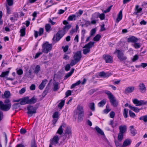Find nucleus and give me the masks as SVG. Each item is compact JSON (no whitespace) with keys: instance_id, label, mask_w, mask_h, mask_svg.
I'll list each match as a JSON object with an SVG mask.
<instances>
[{"instance_id":"nucleus-35","label":"nucleus","mask_w":147,"mask_h":147,"mask_svg":"<svg viewBox=\"0 0 147 147\" xmlns=\"http://www.w3.org/2000/svg\"><path fill=\"white\" fill-rule=\"evenodd\" d=\"M71 25H65L62 30L65 32H65L68 31V30L71 27Z\"/></svg>"},{"instance_id":"nucleus-19","label":"nucleus","mask_w":147,"mask_h":147,"mask_svg":"<svg viewBox=\"0 0 147 147\" xmlns=\"http://www.w3.org/2000/svg\"><path fill=\"white\" fill-rule=\"evenodd\" d=\"M119 133L124 134L127 131V127L125 125H120L119 127Z\"/></svg>"},{"instance_id":"nucleus-53","label":"nucleus","mask_w":147,"mask_h":147,"mask_svg":"<svg viewBox=\"0 0 147 147\" xmlns=\"http://www.w3.org/2000/svg\"><path fill=\"white\" fill-rule=\"evenodd\" d=\"M95 105L94 102L90 104V108L92 111L95 110Z\"/></svg>"},{"instance_id":"nucleus-22","label":"nucleus","mask_w":147,"mask_h":147,"mask_svg":"<svg viewBox=\"0 0 147 147\" xmlns=\"http://www.w3.org/2000/svg\"><path fill=\"white\" fill-rule=\"evenodd\" d=\"M94 42H90L88 43L85 45L83 47V48H87L88 49H89L90 50V48H91L92 47H94Z\"/></svg>"},{"instance_id":"nucleus-9","label":"nucleus","mask_w":147,"mask_h":147,"mask_svg":"<svg viewBox=\"0 0 147 147\" xmlns=\"http://www.w3.org/2000/svg\"><path fill=\"white\" fill-rule=\"evenodd\" d=\"M103 57L107 63H111L113 62V58L111 56L108 55H103Z\"/></svg>"},{"instance_id":"nucleus-13","label":"nucleus","mask_w":147,"mask_h":147,"mask_svg":"<svg viewBox=\"0 0 147 147\" xmlns=\"http://www.w3.org/2000/svg\"><path fill=\"white\" fill-rule=\"evenodd\" d=\"M135 89L134 86H129L125 89L124 93L126 94H128L129 93H132Z\"/></svg>"},{"instance_id":"nucleus-16","label":"nucleus","mask_w":147,"mask_h":147,"mask_svg":"<svg viewBox=\"0 0 147 147\" xmlns=\"http://www.w3.org/2000/svg\"><path fill=\"white\" fill-rule=\"evenodd\" d=\"M66 126V124L65 123H62L61 125L60 126L57 130V134H59L60 135H61L63 132V129L62 128L63 127H65Z\"/></svg>"},{"instance_id":"nucleus-34","label":"nucleus","mask_w":147,"mask_h":147,"mask_svg":"<svg viewBox=\"0 0 147 147\" xmlns=\"http://www.w3.org/2000/svg\"><path fill=\"white\" fill-rule=\"evenodd\" d=\"M40 70V65H37L34 69V72L35 74H37Z\"/></svg>"},{"instance_id":"nucleus-46","label":"nucleus","mask_w":147,"mask_h":147,"mask_svg":"<svg viewBox=\"0 0 147 147\" xmlns=\"http://www.w3.org/2000/svg\"><path fill=\"white\" fill-rule=\"evenodd\" d=\"M79 62V61L78 60H76V59H73L71 60V62L70 63V65L71 66H72L75 65Z\"/></svg>"},{"instance_id":"nucleus-29","label":"nucleus","mask_w":147,"mask_h":147,"mask_svg":"<svg viewBox=\"0 0 147 147\" xmlns=\"http://www.w3.org/2000/svg\"><path fill=\"white\" fill-rule=\"evenodd\" d=\"M75 70L74 68H72L70 71L67 73L65 76L64 79H67L71 75Z\"/></svg>"},{"instance_id":"nucleus-47","label":"nucleus","mask_w":147,"mask_h":147,"mask_svg":"<svg viewBox=\"0 0 147 147\" xmlns=\"http://www.w3.org/2000/svg\"><path fill=\"white\" fill-rule=\"evenodd\" d=\"M140 120H142L145 122H147V115L141 116L139 118Z\"/></svg>"},{"instance_id":"nucleus-11","label":"nucleus","mask_w":147,"mask_h":147,"mask_svg":"<svg viewBox=\"0 0 147 147\" xmlns=\"http://www.w3.org/2000/svg\"><path fill=\"white\" fill-rule=\"evenodd\" d=\"M109 100L111 105L114 107H116L117 106L118 102L114 96L109 99Z\"/></svg>"},{"instance_id":"nucleus-54","label":"nucleus","mask_w":147,"mask_h":147,"mask_svg":"<svg viewBox=\"0 0 147 147\" xmlns=\"http://www.w3.org/2000/svg\"><path fill=\"white\" fill-rule=\"evenodd\" d=\"M76 17V16L73 14L72 15L70 16L68 18V20L69 21H72V20L74 18H75Z\"/></svg>"},{"instance_id":"nucleus-23","label":"nucleus","mask_w":147,"mask_h":147,"mask_svg":"<svg viewBox=\"0 0 147 147\" xmlns=\"http://www.w3.org/2000/svg\"><path fill=\"white\" fill-rule=\"evenodd\" d=\"M11 96V93L9 90H7L4 92V94L2 95V97L4 98H8Z\"/></svg>"},{"instance_id":"nucleus-38","label":"nucleus","mask_w":147,"mask_h":147,"mask_svg":"<svg viewBox=\"0 0 147 147\" xmlns=\"http://www.w3.org/2000/svg\"><path fill=\"white\" fill-rule=\"evenodd\" d=\"M53 84L54 86L53 91H56L59 88L58 87L59 83L57 82H55L53 83Z\"/></svg>"},{"instance_id":"nucleus-63","label":"nucleus","mask_w":147,"mask_h":147,"mask_svg":"<svg viewBox=\"0 0 147 147\" xmlns=\"http://www.w3.org/2000/svg\"><path fill=\"white\" fill-rule=\"evenodd\" d=\"M70 65L68 64L66 65L65 67V70L67 71H69L70 68Z\"/></svg>"},{"instance_id":"nucleus-14","label":"nucleus","mask_w":147,"mask_h":147,"mask_svg":"<svg viewBox=\"0 0 147 147\" xmlns=\"http://www.w3.org/2000/svg\"><path fill=\"white\" fill-rule=\"evenodd\" d=\"M59 138L57 135L55 136L52 140H51L50 144H57L58 143L59 141Z\"/></svg>"},{"instance_id":"nucleus-59","label":"nucleus","mask_w":147,"mask_h":147,"mask_svg":"<svg viewBox=\"0 0 147 147\" xmlns=\"http://www.w3.org/2000/svg\"><path fill=\"white\" fill-rule=\"evenodd\" d=\"M42 54V52H38L36 53L35 56L34 57L35 59H36L39 57Z\"/></svg>"},{"instance_id":"nucleus-26","label":"nucleus","mask_w":147,"mask_h":147,"mask_svg":"<svg viewBox=\"0 0 147 147\" xmlns=\"http://www.w3.org/2000/svg\"><path fill=\"white\" fill-rule=\"evenodd\" d=\"M130 128L131 133L133 136H135L137 134V132L136 130L134 128V126L133 125L131 126Z\"/></svg>"},{"instance_id":"nucleus-48","label":"nucleus","mask_w":147,"mask_h":147,"mask_svg":"<svg viewBox=\"0 0 147 147\" xmlns=\"http://www.w3.org/2000/svg\"><path fill=\"white\" fill-rule=\"evenodd\" d=\"M83 53L84 55H86L90 52V50L89 49L86 48L83 49Z\"/></svg>"},{"instance_id":"nucleus-27","label":"nucleus","mask_w":147,"mask_h":147,"mask_svg":"<svg viewBox=\"0 0 147 147\" xmlns=\"http://www.w3.org/2000/svg\"><path fill=\"white\" fill-rule=\"evenodd\" d=\"M50 87L49 86H47L45 88V90L44 91L42 94V97H44L48 92L49 90Z\"/></svg>"},{"instance_id":"nucleus-7","label":"nucleus","mask_w":147,"mask_h":147,"mask_svg":"<svg viewBox=\"0 0 147 147\" xmlns=\"http://www.w3.org/2000/svg\"><path fill=\"white\" fill-rule=\"evenodd\" d=\"M71 134L72 133L71 128L69 127H67L63 135L64 140L66 138H67L68 139H69L70 138V136L71 135Z\"/></svg>"},{"instance_id":"nucleus-64","label":"nucleus","mask_w":147,"mask_h":147,"mask_svg":"<svg viewBox=\"0 0 147 147\" xmlns=\"http://www.w3.org/2000/svg\"><path fill=\"white\" fill-rule=\"evenodd\" d=\"M27 132L26 130L23 128H22L20 130V133L22 134H24Z\"/></svg>"},{"instance_id":"nucleus-44","label":"nucleus","mask_w":147,"mask_h":147,"mask_svg":"<svg viewBox=\"0 0 147 147\" xmlns=\"http://www.w3.org/2000/svg\"><path fill=\"white\" fill-rule=\"evenodd\" d=\"M9 73V71L3 72H2L1 74L0 75V77H4L6 76H8Z\"/></svg>"},{"instance_id":"nucleus-58","label":"nucleus","mask_w":147,"mask_h":147,"mask_svg":"<svg viewBox=\"0 0 147 147\" xmlns=\"http://www.w3.org/2000/svg\"><path fill=\"white\" fill-rule=\"evenodd\" d=\"M113 6V5H112L110 6L106 10H104L103 12L105 13L109 12Z\"/></svg>"},{"instance_id":"nucleus-60","label":"nucleus","mask_w":147,"mask_h":147,"mask_svg":"<svg viewBox=\"0 0 147 147\" xmlns=\"http://www.w3.org/2000/svg\"><path fill=\"white\" fill-rule=\"evenodd\" d=\"M62 49H63V51L65 52H67L69 48V46L67 45H66L65 47L63 46L62 47Z\"/></svg>"},{"instance_id":"nucleus-43","label":"nucleus","mask_w":147,"mask_h":147,"mask_svg":"<svg viewBox=\"0 0 147 147\" xmlns=\"http://www.w3.org/2000/svg\"><path fill=\"white\" fill-rule=\"evenodd\" d=\"M132 46L136 49H138L140 48L141 45L140 43L135 42L132 45Z\"/></svg>"},{"instance_id":"nucleus-21","label":"nucleus","mask_w":147,"mask_h":147,"mask_svg":"<svg viewBox=\"0 0 147 147\" xmlns=\"http://www.w3.org/2000/svg\"><path fill=\"white\" fill-rule=\"evenodd\" d=\"M47 82V80L46 79H44L42 80L41 83L39 86V88L40 90H42L45 86Z\"/></svg>"},{"instance_id":"nucleus-36","label":"nucleus","mask_w":147,"mask_h":147,"mask_svg":"<svg viewBox=\"0 0 147 147\" xmlns=\"http://www.w3.org/2000/svg\"><path fill=\"white\" fill-rule=\"evenodd\" d=\"M106 100L103 99L98 104V106L100 107H103L106 104Z\"/></svg>"},{"instance_id":"nucleus-4","label":"nucleus","mask_w":147,"mask_h":147,"mask_svg":"<svg viewBox=\"0 0 147 147\" xmlns=\"http://www.w3.org/2000/svg\"><path fill=\"white\" fill-rule=\"evenodd\" d=\"M65 34V32L63 30L59 31L56 35L54 36L53 40L55 42H56L59 40L63 37Z\"/></svg>"},{"instance_id":"nucleus-10","label":"nucleus","mask_w":147,"mask_h":147,"mask_svg":"<svg viewBox=\"0 0 147 147\" xmlns=\"http://www.w3.org/2000/svg\"><path fill=\"white\" fill-rule=\"evenodd\" d=\"M74 113L75 115L78 114V122H80L83 120L84 113H78L77 111H75L74 112Z\"/></svg>"},{"instance_id":"nucleus-41","label":"nucleus","mask_w":147,"mask_h":147,"mask_svg":"<svg viewBox=\"0 0 147 147\" xmlns=\"http://www.w3.org/2000/svg\"><path fill=\"white\" fill-rule=\"evenodd\" d=\"M128 109H127L125 108L124 109V111L123 112V115L125 118H127L128 116Z\"/></svg>"},{"instance_id":"nucleus-42","label":"nucleus","mask_w":147,"mask_h":147,"mask_svg":"<svg viewBox=\"0 0 147 147\" xmlns=\"http://www.w3.org/2000/svg\"><path fill=\"white\" fill-rule=\"evenodd\" d=\"M105 93L108 96V97L109 99L114 96L109 91L106 90L105 92Z\"/></svg>"},{"instance_id":"nucleus-17","label":"nucleus","mask_w":147,"mask_h":147,"mask_svg":"<svg viewBox=\"0 0 147 147\" xmlns=\"http://www.w3.org/2000/svg\"><path fill=\"white\" fill-rule=\"evenodd\" d=\"M3 107H2L1 110H3L4 111H7L9 110L11 107V104L9 103L7 104H4L3 105Z\"/></svg>"},{"instance_id":"nucleus-5","label":"nucleus","mask_w":147,"mask_h":147,"mask_svg":"<svg viewBox=\"0 0 147 147\" xmlns=\"http://www.w3.org/2000/svg\"><path fill=\"white\" fill-rule=\"evenodd\" d=\"M27 110L29 117H31L33 114L36 113L37 108L31 105H29L27 107Z\"/></svg>"},{"instance_id":"nucleus-40","label":"nucleus","mask_w":147,"mask_h":147,"mask_svg":"<svg viewBox=\"0 0 147 147\" xmlns=\"http://www.w3.org/2000/svg\"><path fill=\"white\" fill-rule=\"evenodd\" d=\"M65 102V100H61V102L59 103L58 105V107L60 108V109H61L64 105Z\"/></svg>"},{"instance_id":"nucleus-49","label":"nucleus","mask_w":147,"mask_h":147,"mask_svg":"<svg viewBox=\"0 0 147 147\" xmlns=\"http://www.w3.org/2000/svg\"><path fill=\"white\" fill-rule=\"evenodd\" d=\"M51 28V26L49 24H46L45 26V28L47 32H49Z\"/></svg>"},{"instance_id":"nucleus-18","label":"nucleus","mask_w":147,"mask_h":147,"mask_svg":"<svg viewBox=\"0 0 147 147\" xmlns=\"http://www.w3.org/2000/svg\"><path fill=\"white\" fill-rule=\"evenodd\" d=\"M139 5H136L135 9V12L134 13V14L135 15H138V13H140L142 10V8H140Z\"/></svg>"},{"instance_id":"nucleus-15","label":"nucleus","mask_w":147,"mask_h":147,"mask_svg":"<svg viewBox=\"0 0 147 147\" xmlns=\"http://www.w3.org/2000/svg\"><path fill=\"white\" fill-rule=\"evenodd\" d=\"M138 39L134 36H132L127 38V41L128 42L135 43L137 42Z\"/></svg>"},{"instance_id":"nucleus-52","label":"nucleus","mask_w":147,"mask_h":147,"mask_svg":"<svg viewBox=\"0 0 147 147\" xmlns=\"http://www.w3.org/2000/svg\"><path fill=\"white\" fill-rule=\"evenodd\" d=\"M99 17V15L98 13H95L93 14L92 16V19H95Z\"/></svg>"},{"instance_id":"nucleus-39","label":"nucleus","mask_w":147,"mask_h":147,"mask_svg":"<svg viewBox=\"0 0 147 147\" xmlns=\"http://www.w3.org/2000/svg\"><path fill=\"white\" fill-rule=\"evenodd\" d=\"M101 37V35L99 34H97L93 38V40L95 41H98Z\"/></svg>"},{"instance_id":"nucleus-57","label":"nucleus","mask_w":147,"mask_h":147,"mask_svg":"<svg viewBox=\"0 0 147 147\" xmlns=\"http://www.w3.org/2000/svg\"><path fill=\"white\" fill-rule=\"evenodd\" d=\"M58 113V112H55L53 114V117L54 118H58L59 117Z\"/></svg>"},{"instance_id":"nucleus-56","label":"nucleus","mask_w":147,"mask_h":147,"mask_svg":"<svg viewBox=\"0 0 147 147\" xmlns=\"http://www.w3.org/2000/svg\"><path fill=\"white\" fill-rule=\"evenodd\" d=\"M96 29L95 28L92 29L91 30L90 36H94L96 33Z\"/></svg>"},{"instance_id":"nucleus-3","label":"nucleus","mask_w":147,"mask_h":147,"mask_svg":"<svg viewBox=\"0 0 147 147\" xmlns=\"http://www.w3.org/2000/svg\"><path fill=\"white\" fill-rule=\"evenodd\" d=\"M117 54V57L121 61H125L127 58L124 55V53L122 51L119 49H116L114 52V54Z\"/></svg>"},{"instance_id":"nucleus-61","label":"nucleus","mask_w":147,"mask_h":147,"mask_svg":"<svg viewBox=\"0 0 147 147\" xmlns=\"http://www.w3.org/2000/svg\"><path fill=\"white\" fill-rule=\"evenodd\" d=\"M8 5L9 6H11L13 5V0H6Z\"/></svg>"},{"instance_id":"nucleus-62","label":"nucleus","mask_w":147,"mask_h":147,"mask_svg":"<svg viewBox=\"0 0 147 147\" xmlns=\"http://www.w3.org/2000/svg\"><path fill=\"white\" fill-rule=\"evenodd\" d=\"M31 147H37L34 140L33 141H32L31 144Z\"/></svg>"},{"instance_id":"nucleus-33","label":"nucleus","mask_w":147,"mask_h":147,"mask_svg":"<svg viewBox=\"0 0 147 147\" xmlns=\"http://www.w3.org/2000/svg\"><path fill=\"white\" fill-rule=\"evenodd\" d=\"M98 134L102 135H104V132L98 126H96L95 128Z\"/></svg>"},{"instance_id":"nucleus-37","label":"nucleus","mask_w":147,"mask_h":147,"mask_svg":"<svg viewBox=\"0 0 147 147\" xmlns=\"http://www.w3.org/2000/svg\"><path fill=\"white\" fill-rule=\"evenodd\" d=\"M123 134L121 133H119L118 134V140L121 142L123 139Z\"/></svg>"},{"instance_id":"nucleus-51","label":"nucleus","mask_w":147,"mask_h":147,"mask_svg":"<svg viewBox=\"0 0 147 147\" xmlns=\"http://www.w3.org/2000/svg\"><path fill=\"white\" fill-rule=\"evenodd\" d=\"M115 143L117 147H124L123 145H122L118 141L115 140Z\"/></svg>"},{"instance_id":"nucleus-25","label":"nucleus","mask_w":147,"mask_h":147,"mask_svg":"<svg viewBox=\"0 0 147 147\" xmlns=\"http://www.w3.org/2000/svg\"><path fill=\"white\" fill-rule=\"evenodd\" d=\"M131 142V140L129 139H126L124 142L123 145L124 147L130 145Z\"/></svg>"},{"instance_id":"nucleus-45","label":"nucleus","mask_w":147,"mask_h":147,"mask_svg":"<svg viewBox=\"0 0 147 147\" xmlns=\"http://www.w3.org/2000/svg\"><path fill=\"white\" fill-rule=\"evenodd\" d=\"M81 81L79 80L76 83L73 84L71 86V88H73L75 87L76 86L79 85L81 83Z\"/></svg>"},{"instance_id":"nucleus-55","label":"nucleus","mask_w":147,"mask_h":147,"mask_svg":"<svg viewBox=\"0 0 147 147\" xmlns=\"http://www.w3.org/2000/svg\"><path fill=\"white\" fill-rule=\"evenodd\" d=\"M71 91L69 90H68L67 91L65 92V95L66 97H67L71 95Z\"/></svg>"},{"instance_id":"nucleus-50","label":"nucleus","mask_w":147,"mask_h":147,"mask_svg":"<svg viewBox=\"0 0 147 147\" xmlns=\"http://www.w3.org/2000/svg\"><path fill=\"white\" fill-rule=\"evenodd\" d=\"M129 114L131 117L134 118L136 117L135 114L130 110L129 111Z\"/></svg>"},{"instance_id":"nucleus-31","label":"nucleus","mask_w":147,"mask_h":147,"mask_svg":"<svg viewBox=\"0 0 147 147\" xmlns=\"http://www.w3.org/2000/svg\"><path fill=\"white\" fill-rule=\"evenodd\" d=\"M21 104L20 103H15L12 105V108L13 110L18 109L20 107Z\"/></svg>"},{"instance_id":"nucleus-20","label":"nucleus","mask_w":147,"mask_h":147,"mask_svg":"<svg viewBox=\"0 0 147 147\" xmlns=\"http://www.w3.org/2000/svg\"><path fill=\"white\" fill-rule=\"evenodd\" d=\"M140 90L141 92H145L146 90V88L144 84L142 82L140 83L139 85Z\"/></svg>"},{"instance_id":"nucleus-12","label":"nucleus","mask_w":147,"mask_h":147,"mask_svg":"<svg viewBox=\"0 0 147 147\" xmlns=\"http://www.w3.org/2000/svg\"><path fill=\"white\" fill-rule=\"evenodd\" d=\"M34 35L35 38H36L38 36V34L39 36L42 35L43 34L44 29L42 28H39L38 31V32L37 31H34Z\"/></svg>"},{"instance_id":"nucleus-2","label":"nucleus","mask_w":147,"mask_h":147,"mask_svg":"<svg viewBox=\"0 0 147 147\" xmlns=\"http://www.w3.org/2000/svg\"><path fill=\"white\" fill-rule=\"evenodd\" d=\"M52 48V44H49L48 42H46L43 44L42 45V52L45 53H47L51 51Z\"/></svg>"},{"instance_id":"nucleus-8","label":"nucleus","mask_w":147,"mask_h":147,"mask_svg":"<svg viewBox=\"0 0 147 147\" xmlns=\"http://www.w3.org/2000/svg\"><path fill=\"white\" fill-rule=\"evenodd\" d=\"M82 57V52L81 51H78L74 53L73 57L74 59L80 61Z\"/></svg>"},{"instance_id":"nucleus-6","label":"nucleus","mask_w":147,"mask_h":147,"mask_svg":"<svg viewBox=\"0 0 147 147\" xmlns=\"http://www.w3.org/2000/svg\"><path fill=\"white\" fill-rule=\"evenodd\" d=\"M133 103L136 105V106H139L142 105H147V101L144 100H139L137 99H134L133 100Z\"/></svg>"},{"instance_id":"nucleus-1","label":"nucleus","mask_w":147,"mask_h":147,"mask_svg":"<svg viewBox=\"0 0 147 147\" xmlns=\"http://www.w3.org/2000/svg\"><path fill=\"white\" fill-rule=\"evenodd\" d=\"M37 99L34 96L32 97L31 99L29 98L28 96L23 98L20 103L21 105H24L26 104L32 105L35 104L37 102Z\"/></svg>"},{"instance_id":"nucleus-30","label":"nucleus","mask_w":147,"mask_h":147,"mask_svg":"<svg viewBox=\"0 0 147 147\" xmlns=\"http://www.w3.org/2000/svg\"><path fill=\"white\" fill-rule=\"evenodd\" d=\"M77 111L78 113H84L83 107L79 105L77 107Z\"/></svg>"},{"instance_id":"nucleus-24","label":"nucleus","mask_w":147,"mask_h":147,"mask_svg":"<svg viewBox=\"0 0 147 147\" xmlns=\"http://www.w3.org/2000/svg\"><path fill=\"white\" fill-rule=\"evenodd\" d=\"M122 10H121L118 14L117 17L116 21V22L118 23L122 19Z\"/></svg>"},{"instance_id":"nucleus-32","label":"nucleus","mask_w":147,"mask_h":147,"mask_svg":"<svg viewBox=\"0 0 147 147\" xmlns=\"http://www.w3.org/2000/svg\"><path fill=\"white\" fill-rule=\"evenodd\" d=\"M26 28L24 26V27L20 29V36H24L26 34Z\"/></svg>"},{"instance_id":"nucleus-28","label":"nucleus","mask_w":147,"mask_h":147,"mask_svg":"<svg viewBox=\"0 0 147 147\" xmlns=\"http://www.w3.org/2000/svg\"><path fill=\"white\" fill-rule=\"evenodd\" d=\"M129 107L131 110L136 113L139 112L141 109L138 107H133L130 105L129 106Z\"/></svg>"}]
</instances>
